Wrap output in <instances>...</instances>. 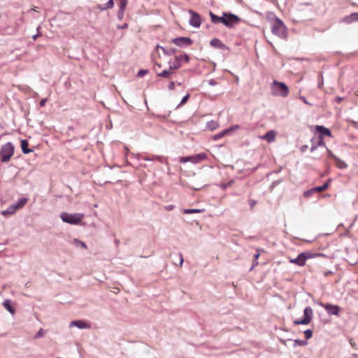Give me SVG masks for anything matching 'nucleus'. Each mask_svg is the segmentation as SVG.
<instances>
[{"instance_id":"nucleus-48","label":"nucleus","mask_w":358,"mask_h":358,"mask_svg":"<svg viewBox=\"0 0 358 358\" xmlns=\"http://www.w3.org/2000/svg\"><path fill=\"white\" fill-rule=\"evenodd\" d=\"M46 102H47V99L45 98V99H42L39 103V106L41 107H44L46 104Z\"/></svg>"},{"instance_id":"nucleus-55","label":"nucleus","mask_w":358,"mask_h":358,"mask_svg":"<svg viewBox=\"0 0 358 358\" xmlns=\"http://www.w3.org/2000/svg\"><path fill=\"white\" fill-rule=\"evenodd\" d=\"M127 27H128L127 23H124L122 25L117 26V29H127Z\"/></svg>"},{"instance_id":"nucleus-62","label":"nucleus","mask_w":358,"mask_h":358,"mask_svg":"<svg viewBox=\"0 0 358 358\" xmlns=\"http://www.w3.org/2000/svg\"><path fill=\"white\" fill-rule=\"evenodd\" d=\"M280 341L282 344L286 345V341H285V340H283V339H281V338H280Z\"/></svg>"},{"instance_id":"nucleus-26","label":"nucleus","mask_w":358,"mask_h":358,"mask_svg":"<svg viewBox=\"0 0 358 358\" xmlns=\"http://www.w3.org/2000/svg\"><path fill=\"white\" fill-rule=\"evenodd\" d=\"M321 254L320 253H313L310 252H301V257H303L304 261L306 262V259H312L317 256H320Z\"/></svg>"},{"instance_id":"nucleus-7","label":"nucleus","mask_w":358,"mask_h":358,"mask_svg":"<svg viewBox=\"0 0 358 358\" xmlns=\"http://www.w3.org/2000/svg\"><path fill=\"white\" fill-rule=\"evenodd\" d=\"M182 60H184L185 62H189V55L186 53H184L181 55H176L173 61L170 60L169 62V66L171 69L176 70L181 66Z\"/></svg>"},{"instance_id":"nucleus-1","label":"nucleus","mask_w":358,"mask_h":358,"mask_svg":"<svg viewBox=\"0 0 358 358\" xmlns=\"http://www.w3.org/2000/svg\"><path fill=\"white\" fill-rule=\"evenodd\" d=\"M271 32L280 38H286L287 36V27L284 22L278 17H275V21L271 25Z\"/></svg>"},{"instance_id":"nucleus-15","label":"nucleus","mask_w":358,"mask_h":358,"mask_svg":"<svg viewBox=\"0 0 358 358\" xmlns=\"http://www.w3.org/2000/svg\"><path fill=\"white\" fill-rule=\"evenodd\" d=\"M189 157V162L192 164H197L207 158V155L205 152H200L199 154L191 155Z\"/></svg>"},{"instance_id":"nucleus-42","label":"nucleus","mask_w":358,"mask_h":358,"mask_svg":"<svg viewBox=\"0 0 358 358\" xmlns=\"http://www.w3.org/2000/svg\"><path fill=\"white\" fill-rule=\"evenodd\" d=\"M239 128H240V126L238 124H236V125H234V126H232V127H231L229 128H227V129L229 130V131L230 133V132H231L233 131H235V130H236V129H238Z\"/></svg>"},{"instance_id":"nucleus-6","label":"nucleus","mask_w":358,"mask_h":358,"mask_svg":"<svg viewBox=\"0 0 358 358\" xmlns=\"http://www.w3.org/2000/svg\"><path fill=\"white\" fill-rule=\"evenodd\" d=\"M313 311L310 306H307L303 310V318L301 320H296L294 321V324L295 325H306L308 324L313 317Z\"/></svg>"},{"instance_id":"nucleus-60","label":"nucleus","mask_w":358,"mask_h":358,"mask_svg":"<svg viewBox=\"0 0 358 358\" xmlns=\"http://www.w3.org/2000/svg\"><path fill=\"white\" fill-rule=\"evenodd\" d=\"M331 273H332V272H331V271H326V272L324 273V275H325V276H328L329 275H330V274H331Z\"/></svg>"},{"instance_id":"nucleus-59","label":"nucleus","mask_w":358,"mask_h":358,"mask_svg":"<svg viewBox=\"0 0 358 358\" xmlns=\"http://www.w3.org/2000/svg\"><path fill=\"white\" fill-rule=\"evenodd\" d=\"M190 188L193 189H195V190H199L200 189H201L202 186H200V187H193V186H189Z\"/></svg>"},{"instance_id":"nucleus-51","label":"nucleus","mask_w":358,"mask_h":358,"mask_svg":"<svg viewBox=\"0 0 358 358\" xmlns=\"http://www.w3.org/2000/svg\"><path fill=\"white\" fill-rule=\"evenodd\" d=\"M11 207L13 208V210H14V212L15 213V211L18 209H20V208L19 207V206L17 204V203H14V204H12L10 205Z\"/></svg>"},{"instance_id":"nucleus-16","label":"nucleus","mask_w":358,"mask_h":358,"mask_svg":"<svg viewBox=\"0 0 358 358\" xmlns=\"http://www.w3.org/2000/svg\"><path fill=\"white\" fill-rule=\"evenodd\" d=\"M127 1L120 0V9L117 12V17L118 20H122L124 17V10L127 5Z\"/></svg>"},{"instance_id":"nucleus-28","label":"nucleus","mask_w":358,"mask_h":358,"mask_svg":"<svg viewBox=\"0 0 358 358\" xmlns=\"http://www.w3.org/2000/svg\"><path fill=\"white\" fill-rule=\"evenodd\" d=\"M14 213H15V212L13 210V208L11 207V206H9L6 210H2L1 212V214L6 217L10 216Z\"/></svg>"},{"instance_id":"nucleus-61","label":"nucleus","mask_w":358,"mask_h":358,"mask_svg":"<svg viewBox=\"0 0 358 358\" xmlns=\"http://www.w3.org/2000/svg\"><path fill=\"white\" fill-rule=\"evenodd\" d=\"M38 36H39V34H36L32 36V38L35 41V40H36V38H38Z\"/></svg>"},{"instance_id":"nucleus-13","label":"nucleus","mask_w":358,"mask_h":358,"mask_svg":"<svg viewBox=\"0 0 358 358\" xmlns=\"http://www.w3.org/2000/svg\"><path fill=\"white\" fill-rule=\"evenodd\" d=\"M320 146H325L324 138L318 136L317 138H313L311 140L310 152L315 151Z\"/></svg>"},{"instance_id":"nucleus-22","label":"nucleus","mask_w":358,"mask_h":358,"mask_svg":"<svg viewBox=\"0 0 358 358\" xmlns=\"http://www.w3.org/2000/svg\"><path fill=\"white\" fill-rule=\"evenodd\" d=\"M289 262L292 264H296L300 266H304L306 264L303 257H301V253L299 254L296 258L291 259L289 260Z\"/></svg>"},{"instance_id":"nucleus-38","label":"nucleus","mask_w":358,"mask_h":358,"mask_svg":"<svg viewBox=\"0 0 358 358\" xmlns=\"http://www.w3.org/2000/svg\"><path fill=\"white\" fill-rule=\"evenodd\" d=\"M45 335V332L43 329H40L34 336V338H40L43 337Z\"/></svg>"},{"instance_id":"nucleus-63","label":"nucleus","mask_w":358,"mask_h":358,"mask_svg":"<svg viewBox=\"0 0 358 358\" xmlns=\"http://www.w3.org/2000/svg\"><path fill=\"white\" fill-rule=\"evenodd\" d=\"M228 185L227 184H223L222 185V189H226Z\"/></svg>"},{"instance_id":"nucleus-30","label":"nucleus","mask_w":358,"mask_h":358,"mask_svg":"<svg viewBox=\"0 0 358 358\" xmlns=\"http://www.w3.org/2000/svg\"><path fill=\"white\" fill-rule=\"evenodd\" d=\"M203 209H196V208H187L183 210V213L185 214H192V213H202Z\"/></svg>"},{"instance_id":"nucleus-46","label":"nucleus","mask_w":358,"mask_h":358,"mask_svg":"<svg viewBox=\"0 0 358 358\" xmlns=\"http://www.w3.org/2000/svg\"><path fill=\"white\" fill-rule=\"evenodd\" d=\"M224 21H225V17H224L223 14L222 16H219L218 24L221 23L223 25H224Z\"/></svg>"},{"instance_id":"nucleus-23","label":"nucleus","mask_w":358,"mask_h":358,"mask_svg":"<svg viewBox=\"0 0 358 358\" xmlns=\"http://www.w3.org/2000/svg\"><path fill=\"white\" fill-rule=\"evenodd\" d=\"M29 142L26 139L21 140V148L24 154H29L34 152V150L28 148Z\"/></svg>"},{"instance_id":"nucleus-19","label":"nucleus","mask_w":358,"mask_h":358,"mask_svg":"<svg viewBox=\"0 0 358 358\" xmlns=\"http://www.w3.org/2000/svg\"><path fill=\"white\" fill-rule=\"evenodd\" d=\"M156 48L157 49L160 48L162 50V52H164V54L167 55V56H171L172 55H175L178 52V50L176 48H164L163 46H161L159 45H157L156 46Z\"/></svg>"},{"instance_id":"nucleus-10","label":"nucleus","mask_w":358,"mask_h":358,"mask_svg":"<svg viewBox=\"0 0 358 358\" xmlns=\"http://www.w3.org/2000/svg\"><path fill=\"white\" fill-rule=\"evenodd\" d=\"M189 13L190 14L189 24L193 27H199L201 23L200 15L197 13L193 11L192 10H189Z\"/></svg>"},{"instance_id":"nucleus-58","label":"nucleus","mask_w":358,"mask_h":358,"mask_svg":"<svg viewBox=\"0 0 358 358\" xmlns=\"http://www.w3.org/2000/svg\"><path fill=\"white\" fill-rule=\"evenodd\" d=\"M259 255H259V252L256 253V254L254 255V257H253V259H254V262L258 259V258H259Z\"/></svg>"},{"instance_id":"nucleus-21","label":"nucleus","mask_w":358,"mask_h":358,"mask_svg":"<svg viewBox=\"0 0 358 358\" xmlns=\"http://www.w3.org/2000/svg\"><path fill=\"white\" fill-rule=\"evenodd\" d=\"M2 305L12 315L15 313V309L13 307L10 300H4L2 303Z\"/></svg>"},{"instance_id":"nucleus-24","label":"nucleus","mask_w":358,"mask_h":358,"mask_svg":"<svg viewBox=\"0 0 358 358\" xmlns=\"http://www.w3.org/2000/svg\"><path fill=\"white\" fill-rule=\"evenodd\" d=\"M331 181V180L329 179V180L325 182L322 185L313 187L314 191H315V193H317V192H322L324 191L325 189H327L329 187Z\"/></svg>"},{"instance_id":"nucleus-2","label":"nucleus","mask_w":358,"mask_h":358,"mask_svg":"<svg viewBox=\"0 0 358 358\" xmlns=\"http://www.w3.org/2000/svg\"><path fill=\"white\" fill-rule=\"evenodd\" d=\"M272 93L275 96L287 97L289 94V87L283 82L273 80L271 85Z\"/></svg>"},{"instance_id":"nucleus-47","label":"nucleus","mask_w":358,"mask_h":358,"mask_svg":"<svg viewBox=\"0 0 358 358\" xmlns=\"http://www.w3.org/2000/svg\"><path fill=\"white\" fill-rule=\"evenodd\" d=\"M114 6L113 0H108L106 3V8H113Z\"/></svg>"},{"instance_id":"nucleus-3","label":"nucleus","mask_w":358,"mask_h":358,"mask_svg":"<svg viewBox=\"0 0 358 358\" xmlns=\"http://www.w3.org/2000/svg\"><path fill=\"white\" fill-rule=\"evenodd\" d=\"M83 213H68L63 212L60 215V217L64 222L70 224H78L84 218Z\"/></svg>"},{"instance_id":"nucleus-35","label":"nucleus","mask_w":358,"mask_h":358,"mask_svg":"<svg viewBox=\"0 0 358 358\" xmlns=\"http://www.w3.org/2000/svg\"><path fill=\"white\" fill-rule=\"evenodd\" d=\"M28 199L25 197L20 198L16 203L22 208L27 202Z\"/></svg>"},{"instance_id":"nucleus-20","label":"nucleus","mask_w":358,"mask_h":358,"mask_svg":"<svg viewBox=\"0 0 358 358\" xmlns=\"http://www.w3.org/2000/svg\"><path fill=\"white\" fill-rule=\"evenodd\" d=\"M141 159L144 161H158L161 163H165L164 157L159 155H152V157L143 156Z\"/></svg>"},{"instance_id":"nucleus-52","label":"nucleus","mask_w":358,"mask_h":358,"mask_svg":"<svg viewBox=\"0 0 358 358\" xmlns=\"http://www.w3.org/2000/svg\"><path fill=\"white\" fill-rule=\"evenodd\" d=\"M249 204L250 208H252L257 204V201L255 200L251 199L249 201Z\"/></svg>"},{"instance_id":"nucleus-56","label":"nucleus","mask_w":358,"mask_h":358,"mask_svg":"<svg viewBox=\"0 0 358 358\" xmlns=\"http://www.w3.org/2000/svg\"><path fill=\"white\" fill-rule=\"evenodd\" d=\"M179 259H180L179 265L181 266L184 262L183 257L181 253L179 254Z\"/></svg>"},{"instance_id":"nucleus-12","label":"nucleus","mask_w":358,"mask_h":358,"mask_svg":"<svg viewBox=\"0 0 358 358\" xmlns=\"http://www.w3.org/2000/svg\"><path fill=\"white\" fill-rule=\"evenodd\" d=\"M210 45L222 50H228L229 48L224 43H223L219 38H214L210 41Z\"/></svg>"},{"instance_id":"nucleus-53","label":"nucleus","mask_w":358,"mask_h":358,"mask_svg":"<svg viewBox=\"0 0 358 358\" xmlns=\"http://www.w3.org/2000/svg\"><path fill=\"white\" fill-rule=\"evenodd\" d=\"M98 8L101 10H105L106 9H109L110 8H106V3L103 6L99 5Z\"/></svg>"},{"instance_id":"nucleus-9","label":"nucleus","mask_w":358,"mask_h":358,"mask_svg":"<svg viewBox=\"0 0 358 358\" xmlns=\"http://www.w3.org/2000/svg\"><path fill=\"white\" fill-rule=\"evenodd\" d=\"M321 306L326 310L327 313L329 315H336L338 316L341 308L338 305H334L331 303H321Z\"/></svg>"},{"instance_id":"nucleus-17","label":"nucleus","mask_w":358,"mask_h":358,"mask_svg":"<svg viewBox=\"0 0 358 358\" xmlns=\"http://www.w3.org/2000/svg\"><path fill=\"white\" fill-rule=\"evenodd\" d=\"M276 132L274 130L267 131L262 138L268 143L273 142L275 139Z\"/></svg>"},{"instance_id":"nucleus-57","label":"nucleus","mask_w":358,"mask_h":358,"mask_svg":"<svg viewBox=\"0 0 358 358\" xmlns=\"http://www.w3.org/2000/svg\"><path fill=\"white\" fill-rule=\"evenodd\" d=\"M342 100H343V98H342V97H341V96H336V97L335 98V101H336V103H340Z\"/></svg>"},{"instance_id":"nucleus-45","label":"nucleus","mask_w":358,"mask_h":358,"mask_svg":"<svg viewBox=\"0 0 358 358\" xmlns=\"http://www.w3.org/2000/svg\"><path fill=\"white\" fill-rule=\"evenodd\" d=\"M175 85H176V84H175V82H174V81H171V82L169 83V86H168L169 90H174V88H175Z\"/></svg>"},{"instance_id":"nucleus-44","label":"nucleus","mask_w":358,"mask_h":358,"mask_svg":"<svg viewBox=\"0 0 358 358\" xmlns=\"http://www.w3.org/2000/svg\"><path fill=\"white\" fill-rule=\"evenodd\" d=\"M299 99H301V100L304 103H306V104H307V105H310V106H311V105H312L311 103H310L308 101V100L306 99V98L305 96H299Z\"/></svg>"},{"instance_id":"nucleus-54","label":"nucleus","mask_w":358,"mask_h":358,"mask_svg":"<svg viewBox=\"0 0 358 358\" xmlns=\"http://www.w3.org/2000/svg\"><path fill=\"white\" fill-rule=\"evenodd\" d=\"M208 84H209L210 85L215 86V85H216L217 83V82H216V80H214V79H210V80H208Z\"/></svg>"},{"instance_id":"nucleus-39","label":"nucleus","mask_w":358,"mask_h":358,"mask_svg":"<svg viewBox=\"0 0 358 358\" xmlns=\"http://www.w3.org/2000/svg\"><path fill=\"white\" fill-rule=\"evenodd\" d=\"M189 98V94H187L185 96H184L182 97V100L180 101V103L178 104V107L184 105L187 101Z\"/></svg>"},{"instance_id":"nucleus-34","label":"nucleus","mask_w":358,"mask_h":358,"mask_svg":"<svg viewBox=\"0 0 358 358\" xmlns=\"http://www.w3.org/2000/svg\"><path fill=\"white\" fill-rule=\"evenodd\" d=\"M209 15H210V17L211 22L213 24H218L219 16H217V15L214 14L211 11L210 12Z\"/></svg>"},{"instance_id":"nucleus-36","label":"nucleus","mask_w":358,"mask_h":358,"mask_svg":"<svg viewBox=\"0 0 358 358\" xmlns=\"http://www.w3.org/2000/svg\"><path fill=\"white\" fill-rule=\"evenodd\" d=\"M314 194H315L313 188H311L310 189H308L303 192V196L306 198H310Z\"/></svg>"},{"instance_id":"nucleus-41","label":"nucleus","mask_w":358,"mask_h":358,"mask_svg":"<svg viewBox=\"0 0 358 358\" xmlns=\"http://www.w3.org/2000/svg\"><path fill=\"white\" fill-rule=\"evenodd\" d=\"M327 156L329 158H331L332 159H335L337 157L334 155L331 150L327 149Z\"/></svg>"},{"instance_id":"nucleus-50","label":"nucleus","mask_w":358,"mask_h":358,"mask_svg":"<svg viewBox=\"0 0 358 358\" xmlns=\"http://www.w3.org/2000/svg\"><path fill=\"white\" fill-rule=\"evenodd\" d=\"M11 207L13 208V210H14V212L15 213V211L18 209H20V208L19 207V206L17 204V203H14V204H12L10 205Z\"/></svg>"},{"instance_id":"nucleus-40","label":"nucleus","mask_w":358,"mask_h":358,"mask_svg":"<svg viewBox=\"0 0 358 358\" xmlns=\"http://www.w3.org/2000/svg\"><path fill=\"white\" fill-rule=\"evenodd\" d=\"M148 73V71L146 70V69H141L138 73H137V76L141 78V77H143L144 76H145L147 73Z\"/></svg>"},{"instance_id":"nucleus-43","label":"nucleus","mask_w":358,"mask_h":358,"mask_svg":"<svg viewBox=\"0 0 358 358\" xmlns=\"http://www.w3.org/2000/svg\"><path fill=\"white\" fill-rule=\"evenodd\" d=\"M189 157L187 156V157H180V162L181 163H186V162H189Z\"/></svg>"},{"instance_id":"nucleus-33","label":"nucleus","mask_w":358,"mask_h":358,"mask_svg":"<svg viewBox=\"0 0 358 358\" xmlns=\"http://www.w3.org/2000/svg\"><path fill=\"white\" fill-rule=\"evenodd\" d=\"M307 344L308 342L306 340L295 339L294 341V347H296L297 345L306 346L307 345Z\"/></svg>"},{"instance_id":"nucleus-18","label":"nucleus","mask_w":358,"mask_h":358,"mask_svg":"<svg viewBox=\"0 0 358 358\" xmlns=\"http://www.w3.org/2000/svg\"><path fill=\"white\" fill-rule=\"evenodd\" d=\"M343 22L346 24H350L354 22H358V13H353L345 17L343 19Z\"/></svg>"},{"instance_id":"nucleus-14","label":"nucleus","mask_w":358,"mask_h":358,"mask_svg":"<svg viewBox=\"0 0 358 358\" xmlns=\"http://www.w3.org/2000/svg\"><path fill=\"white\" fill-rule=\"evenodd\" d=\"M315 131L318 134L319 137L324 138V136H331V131L323 125H317Z\"/></svg>"},{"instance_id":"nucleus-5","label":"nucleus","mask_w":358,"mask_h":358,"mask_svg":"<svg viewBox=\"0 0 358 358\" xmlns=\"http://www.w3.org/2000/svg\"><path fill=\"white\" fill-rule=\"evenodd\" d=\"M225 17L224 26L227 28L232 29L241 22V18L231 13L223 12Z\"/></svg>"},{"instance_id":"nucleus-11","label":"nucleus","mask_w":358,"mask_h":358,"mask_svg":"<svg viewBox=\"0 0 358 358\" xmlns=\"http://www.w3.org/2000/svg\"><path fill=\"white\" fill-rule=\"evenodd\" d=\"M76 327L80 329H90V324L85 320H78L70 322L69 327Z\"/></svg>"},{"instance_id":"nucleus-4","label":"nucleus","mask_w":358,"mask_h":358,"mask_svg":"<svg viewBox=\"0 0 358 358\" xmlns=\"http://www.w3.org/2000/svg\"><path fill=\"white\" fill-rule=\"evenodd\" d=\"M15 147L10 142L3 144L0 149L2 162H8L14 154Z\"/></svg>"},{"instance_id":"nucleus-27","label":"nucleus","mask_w":358,"mask_h":358,"mask_svg":"<svg viewBox=\"0 0 358 358\" xmlns=\"http://www.w3.org/2000/svg\"><path fill=\"white\" fill-rule=\"evenodd\" d=\"M334 162L336 163V166L340 169H345L348 167V164L343 160L339 159L338 157H336L334 159Z\"/></svg>"},{"instance_id":"nucleus-32","label":"nucleus","mask_w":358,"mask_h":358,"mask_svg":"<svg viewBox=\"0 0 358 358\" xmlns=\"http://www.w3.org/2000/svg\"><path fill=\"white\" fill-rule=\"evenodd\" d=\"M73 242L74 245L76 247H80V248H83L84 249L87 248L86 244L84 242H83V241H80V240H78L77 238H74Z\"/></svg>"},{"instance_id":"nucleus-64","label":"nucleus","mask_w":358,"mask_h":358,"mask_svg":"<svg viewBox=\"0 0 358 358\" xmlns=\"http://www.w3.org/2000/svg\"><path fill=\"white\" fill-rule=\"evenodd\" d=\"M322 85H323V81H322L321 83H319L318 87L320 88Z\"/></svg>"},{"instance_id":"nucleus-37","label":"nucleus","mask_w":358,"mask_h":358,"mask_svg":"<svg viewBox=\"0 0 358 358\" xmlns=\"http://www.w3.org/2000/svg\"><path fill=\"white\" fill-rule=\"evenodd\" d=\"M306 340L310 339L313 336V331L311 329H306L303 331Z\"/></svg>"},{"instance_id":"nucleus-49","label":"nucleus","mask_w":358,"mask_h":358,"mask_svg":"<svg viewBox=\"0 0 358 358\" xmlns=\"http://www.w3.org/2000/svg\"><path fill=\"white\" fill-rule=\"evenodd\" d=\"M174 208H175V206H173V205H167L165 206V209L167 211L173 210Z\"/></svg>"},{"instance_id":"nucleus-29","label":"nucleus","mask_w":358,"mask_h":358,"mask_svg":"<svg viewBox=\"0 0 358 358\" xmlns=\"http://www.w3.org/2000/svg\"><path fill=\"white\" fill-rule=\"evenodd\" d=\"M228 133H229V130L227 129H225L222 130L221 132L214 135L213 138V140L217 141V140L222 138L224 136H225Z\"/></svg>"},{"instance_id":"nucleus-31","label":"nucleus","mask_w":358,"mask_h":358,"mask_svg":"<svg viewBox=\"0 0 358 358\" xmlns=\"http://www.w3.org/2000/svg\"><path fill=\"white\" fill-rule=\"evenodd\" d=\"M218 127V123L216 121L210 120L207 122V127L211 130H215Z\"/></svg>"},{"instance_id":"nucleus-25","label":"nucleus","mask_w":358,"mask_h":358,"mask_svg":"<svg viewBox=\"0 0 358 358\" xmlns=\"http://www.w3.org/2000/svg\"><path fill=\"white\" fill-rule=\"evenodd\" d=\"M173 71L174 69H171L169 67V69L164 70L161 73H157V76L169 78L172 74H173Z\"/></svg>"},{"instance_id":"nucleus-8","label":"nucleus","mask_w":358,"mask_h":358,"mask_svg":"<svg viewBox=\"0 0 358 358\" xmlns=\"http://www.w3.org/2000/svg\"><path fill=\"white\" fill-rule=\"evenodd\" d=\"M171 43L180 48H185L192 45L193 41L189 37L180 36L171 39Z\"/></svg>"}]
</instances>
